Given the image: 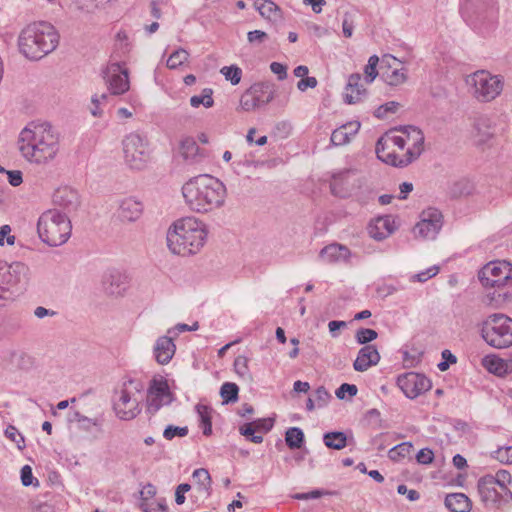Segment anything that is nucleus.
Masks as SVG:
<instances>
[{
  "instance_id": "obj_58",
  "label": "nucleus",
  "mask_w": 512,
  "mask_h": 512,
  "mask_svg": "<svg viewBox=\"0 0 512 512\" xmlns=\"http://www.w3.org/2000/svg\"><path fill=\"white\" fill-rule=\"evenodd\" d=\"M92 427H97L101 432V422L97 418L84 417L81 419L78 429L85 432H90Z\"/></svg>"
},
{
  "instance_id": "obj_47",
  "label": "nucleus",
  "mask_w": 512,
  "mask_h": 512,
  "mask_svg": "<svg viewBox=\"0 0 512 512\" xmlns=\"http://www.w3.org/2000/svg\"><path fill=\"white\" fill-rule=\"evenodd\" d=\"M413 449V445L410 442H403L389 450V458L391 460H398L408 456Z\"/></svg>"
},
{
  "instance_id": "obj_31",
  "label": "nucleus",
  "mask_w": 512,
  "mask_h": 512,
  "mask_svg": "<svg viewBox=\"0 0 512 512\" xmlns=\"http://www.w3.org/2000/svg\"><path fill=\"white\" fill-rule=\"evenodd\" d=\"M351 170H344L334 174L330 183L331 193L335 196L346 198L350 195L352 186L349 183Z\"/></svg>"
},
{
  "instance_id": "obj_19",
  "label": "nucleus",
  "mask_w": 512,
  "mask_h": 512,
  "mask_svg": "<svg viewBox=\"0 0 512 512\" xmlns=\"http://www.w3.org/2000/svg\"><path fill=\"white\" fill-rule=\"evenodd\" d=\"M397 385L402 392L410 399H414L420 394L428 391L432 387L429 378L424 374L416 372H407L397 377Z\"/></svg>"
},
{
  "instance_id": "obj_33",
  "label": "nucleus",
  "mask_w": 512,
  "mask_h": 512,
  "mask_svg": "<svg viewBox=\"0 0 512 512\" xmlns=\"http://www.w3.org/2000/svg\"><path fill=\"white\" fill-rule=\"evenodd\" d=\"M445 506L451 512H470L472 503L463 493H451L445 498Z\"/></svg>"
},
{
  "instance_id": "obj_2",
  "label": "nucleus",
  "mask_w": 512,
  "mask_h": 512,
  "mask_svg": "<svg viewBox=\"0 0 512 512\" xmlns=\"http://www.w3.org/2000/svg\"><path fill=\"white\" fill-rule=\"evenodd\" d=\"M207 238L205 224L195 217L177 220L167 232V245L170 251L181 256L198 253Z\"/></svg>"
},
{
  "instance_id": "obj_30",
  "label": "nucleus",
  "mask_w": 512,
  "mask_h": 512,
  "mask_svg": "<svg viewBox=\"0 0 512 512\" xmlns=\"http://www.w3.org/2000/svg\"><path fill=\"white\" fill-rule=\"evenodd\" d=\"M360 123L358 121L348 122L331 134V144L334 146H342L350 142L351 138L359 131Z\"/></svg>"
},
{
  "instance_id": "obj_49",
  "label": "nucleus",
  "mask_w": 512,
  "mask_h": 512,
  "mask_svg": "<svg viewBox=\"0 0 512 512\" xmlns=\"http://www.w3.org/2000/svg\"><path fill=\"white\" fill-rule=\"evenodd\" d=\"M378 63H379V58H378L377 55H372L368 59V63H367V65L364 68L365 81L367 83H372L374 81V79L377 77V75H378V71H377Z\"/></svg>"
},
{
  "instance_id": "obj_21",
  "label": "nucleus",
  "mask_w": 512,
  "mask_h": 512,
  "mask_svg": "<svg viewBox=\"0 0 512 512\" xmlns=\"http://www.w3.org/2000/svg\"><path fill=\"white\" fill-rule=\"evenodd\" d=\"M381 77L390 86H398L406 82L407 70L392 55H384L381 60Z\"/></svg>"
},
{
  "instance_id": "obj_62",
  "label": "nucleus",
  "mask_w": 512,
  "mask_h": 512,
  "mask_svg": "<svg viewBox=\"0 0 512 512\" xmlns=\"http://www.w3.org/2000/svg\"><path fill=\"white\" fill-rule=\"evenodd\" d=\"M256 430L263 431L265 433L269 432L274 426L273 418H261L253 421Z\"/></svg>"
},
{
  "instance_id": "obj_1",
  "label": "nucleus",
  "mask_w": 512,
  "mask_h": 512,
  "mask_svg": "<svg viewBox=\"0 0 512 512\" xmlns=\"http://www.w3.org/2000/svg\"><path fill=\"white\" fill-rule=\"evenodd\" d=\"M182 194L189 208L198 213H207L223 206L226 187L211 175H199L188 180Z\"/></svg>"
},
{
  "instance_id": "obj_37",
  "label": "nucleus",
  "mask_w": 512,
  "mask_h": 512,
  "mask_svg": "<svg viewBox=\"0 0 512 512\" xmlns=\"http://www.w3.org/2000/svg\"><path fill=\"white\" fill-rule=\"evenodd\" d=\"M193 480L196 482L197 490L199 493L210 495L211 491V476L207 469L198 468L192 474Z\"/></svg>"
},
{
  "instance_id": "obj_64",
  "label": "nucleus",
  "mask_w": 512,
  "mask_h": 512,
  "mask_svg": "<svg viewBox=\"0 0 512 512\" xmlns=\"http://www.w3.org/2000/svg\"><path fill=\"white\" fill-rule=\"evenodd\" d=\"M508 485L509 484H503V486L497 487L498 503H508L509 501L512 500V492L508 488Z\"/></svg>"
},
{
  "instance_id": "obj_32",
  "label": "nucleus",
  "mask_w": 512,
  "mask_h": 512,
  "mask_svg": "<svg viewBox=\"0 0 512 512\" xmlns=\"http://www.w3.org/2000/svg\"><path fill=\"white\" fill-rule=\"evenodd\" d=\"M349 255L350 251L346 246L333 243L320 250L319 258L327 263H335L340 260H346Z\"/></svg>"
},
{
  "instance_id": "obj_42",
  "label": "nucleus",
  "mask_w": 512,
  "mask_h": 512,
  "mask_svg": "<svg viewBox=\"0 0 512 512\" xmlns=\"http://www.w3.org/2000/svg\"><path fill=\"white\" fill-rule=\"evenodd\" d=\"M285 441L290 449H299L304 443V433L298 427H290L285 433Z\"/></svg>"
},
{
  "instance_id": "obj_8",
  "label": "nucleus",
  "mask_w": 512,
  "mask_h": 512,
  "mask_svg": "<svg viewBox=\"0 0 512 512\" xmlns=\"http://www.w3.org/2000/svg\"><path fill=\"white\" fill-rule=\"evenodd\" d=\"M59 150V138L48 122L34 125V163L45 164L55 158Z\"/></svg>"
},
{
  "instance_id": "obj_4",
  "label": "nucleus",
  "mask_w": 512,
  "mask_h": 512,
  "mask_svg": "<svg viewBox=\"0 0 512 512\" xmlns=\"http://www.w3.org/2000/svg\"><path fill=\"white\" fill-rule=\"evenodd\" d=\"M468 93L479 103L495 100L504 89V78L487 70H477L465 78Z\"/></svg>"
},
{
  "instance_id": "obj_25",
  "label": "nucleus",
  "mask_w": 512,
  "mask_h": 512,
  "mask_svg": "<svg viewBox=\"0 0 512 512\" xmlns=\"http://www.w3.org/2000/svg\"><path fill=\"white\" fill-rule=\"evenodd\" d=\"M380 361V354L375 345L362 347L353 363V368L358 372H364L371 366L377 365Z\"/></svg>"
},
{
  "instance_id": "obj_43",
  "label": "nucleus",
  "mask_w": 512,
  "mask_h": 512,
  "mask_svg": "<svg viewBox=\"0 0 512 512\" xmlns=\"http://www.w3.org/2000/svg\"><path fill=\"white\" fill-rule=\"evenodd\" d=\"M473 191V185L472 183L467 179H461L456 182H454L449 187V194L453 198H460L463 196H468Z\"/></svg>"
},
{
  "instance_id": "obj_63",
  "label": "nucleus",
  "mask_w": 512,
  "mask_h": 512,
  "mask_svg": "<svg viewBox=\"0 0 512 512\" xmlns=\"http://www.w3.org/2000/svg\"><path fill=\"white\" fill-rule=\"evenodd\" d=\"M5 435L9 439H11L13 442H15L19 449H22L21 443L24 442V439H23L22 435L18 432V430L14 426H9L5 430Z\"/></svg>"
},
{
  "instance_id": "obj_20",
  "label": "nucleus",
  "mask_w": 512,
  "mask_h": 512,
  "mask_svg": "<svg viewBox=\"0 0 512 512\" xmlns=\"http://www.w3.org/2000/svg\"><path fill=\"white\" fill-rule=\"evenodd\" d=\"M52 203L57 210H62L63 215L76 213L81 207V196L79 192L68 185H63L55 189L52 194Z\"/></svg>"
},
{
  "instance_id": "obj_18",
  "label": "nucleus",
  "mask_w": 512,
  "mask_h": 512,
  "mask_svg": "<svg viewBox=\"0 0 512 512\" xmlns=\"http://www.w3.org/2000/svg\"><path fill=\"white\" fill-rule=\"evenodd\" d=\"M443 225V215L437 208H427L421 213V220L415 225L414 233L424 239H434Z\"/></svg>"
},
{
  "instance_id": "obj_46",
  "label": "nucleus",
  "mask_w": 512,
  "mask_h": 512,
  "mask_svg": "<svg viewBox=\"0 0 512 512\" xmlns=\"http://www.w3.org/2000/svg\"><path fill=\"white\" fill-rule=\"evenodd\" d=\"M212 90L211 89H204L202 95H194L190 98V104L192 107H199L201 104L206 107L210 108L213 106L214 101L212 98Z\"/></svg>"
},
{
  "instance_id": "obj_55",
  "label": "nucleus",
  "mask_w": 512,
  "mask_h": 512,
  "mask_svg": "<svg viewBox=\"0 0 512 512\" xmlns=\"http://www.w3.org/2000/svg\"><path fill=\"white\" fill-rule=\"evenodd\" d=\"M234 369L239 376H247L249 374L248 358L243 355L237 356L234 360Z\"/></svg>"
},
{
  "instance_id": "obj_36",
  "label": "nucleus",
  "mask_w": 512,
  "mask_h": 512,
  "mask_svg": "<svg viewBox=\"0 0 512 512\" xmlns=\"http://www.w3.org/2000/svg\"><path fill=\"white\" fill-rule=\"evenodd\" d=\"M32 28L30 25L24 27L17 40V46L19 52L26 57L27 59L31 58V49H32Z\"/></svg>"
},
{
  "instance_id": "obj_13",
  "label": "nucleus",
  "mask_w": 512,
  "mask_h": 512,
  "mask_svg": "<svg viewBox=\"0 0 512 512\" xmlns=\"http://www.w3.org/2000/svg\"><path fill=\"white\" fill-rule=\"evenodd\" d=\"M462 16L474 26L493 21L497 10L494 0H463Z\"/></svg>"
},
{
  "instance_id": "obj_27",
  "label": "nucleus",
  "mask_w": 512,
  "mask_h": 512,
  "mask_svg": "<svg viewBox=\"0 0 512 512\" xmlns=\"http://www.w3.org/2000/svg\"><path fill=\"white\" fill-rule=\"evenodd\" d=\"M368 229L369 235L373 239L382 241L396 230V226L391 216H383L377 218L373 224H370Z\"/></svg>"
},
{
  "instance_id": "obj_53",
  "label": "nucleus",
  "mask_w": 512,
  "mask_h": 512,
  "mask_svg": "<svg viewBox=\"0 0 512 512\" xmlns=\"http://www.w3.org/2000/svg\"><path fill=\"white\" fill-rule=\"evenodd\" d=\"M312 398L317 403V408H323L328 404L332 396L324 386H320L314 391Z\"/></svg>"
},
{
  "instance_id": "obj_22",
  "label": "nucleus",
  "mask_w": 512,
  "mask_h": 512,
  "mask_svg": "<svg viewBox=\"0 0 512 512\" xmlns=\"http://www.w3.org/2000/svg\"><path fill=\"white\" fill-rule=\"evenodd\" d=\"M474 139L477 145L490 144L496 134V124L493 118L482 115L474 122Z\"/></svg>"
},
{
  "instance_id": "obj_12",
  "label": "nucleus",
  "mask_w": 512,
  "mask_h": 512,
  "mask_svg": "<svg viewBox=\"0 0 512 512\" xmlns=\"http://www.w3.org/2000/svg\"><path fill=\"white\" fill-rule=\"evenodd\" d=\"M59 33L55 27L46 21L34 23V60L43 58L53 52L59 44Z\"/></svg>"
},
{
  "instance_id": "obj_14",
  "label": "nucleus",
  "mask_w": 512,
  "mask_h": 512,
  "mask_svg": "<svg viewBox=\"0 0 512 512\" xmlns=\"http://www.w3.org/2000/svg\"><path fill=\"white\" fill-rule=\"evenodd\" d=\"M400 132L405 133L407 150L405 158L398 161V167L403 168L419 158L424 150L423 132L416 126H401Z\"/></svg>"
},
{
  "instance_id": "obj_51",
  "label": "nucleus",
  "mask_w": 512,
  "mask_h": 512,
  "mask_svg": "<svg viewBox=\"0 0 512 512\" xmlns=\"http://www.w3.org/2000/svg\"><path fill=\"white\" fill-rule=\"evenodd\" d=\"M240 434L247 437L251 442L260 444L263 442L261 435H255L256 428L253 422L246 423L239 428Z\"/></svg>"
},
{
  "instance_id": "obj_35",
  "label": "nucleus",
  "mask_w": 512,
  "mask_h": 512,
  "mask_svg": "<svg viewBox=\"0 0 512 512\" xmlns=\"http://www.w3.org/2000/svg\"><path fill=\"white\" fill-rule=\"evenodd\" d=\"M482 365L490 372L498 376L507 373L508 364L495 355H487L482 359Z\"/></svg>"
},
{
  "instance_id": "obj_34",
  "label": "nucleus",
  "mask_w": 512,
  "mask_h": 512,
  "mask_svg": "<svg viewBox=\"0 0 512 512\" xmlns=\"http://www.w3.org/2000/svg\"><path fill=\"white\" fill-rule=\"evenodd\" d=\"M18 149L28 162L32 161V129L29 124L20 132Z\"/></svg>"
},
{
  "instance_id": "obj_28",
  "label": "nucleus",
  "mask_w": 512,
  "mask_h": 512,
  "mask_svg": "<svg viewBox=\"0 0 512 512\" xmlns=\"http://www.w3.org/2000/svg\"><path fill=\"white\" fill-rule=\"evenodd\" d=\"M175 351L176 345L171 337L161 336L157 339L154 346V356L159 364H168L173 358Z\"/></svg>"
},
{
  "instance_id": "obj_24",
  "label": "nucleus",
  "mask_w": 512,
  "mask_h": 512,
  "mask_svg": "<svg viewBox=\"0 0 512 512\" xmlns=\"http://www.w3.org/2000/svg\"><path fill=\"white\" fill-rule=\"evenodd\" d=\"M143 212V204L134 197L121 199L118 203L117 216L122 222H134Z\"/></svg>"
},
{
  "instance_id": "obj_16",
  "label": "nucleus",
  "mask_w": 512,
  "mask_h": 512,
  "mask_svg": "<svg viewBox=\"0 0 512 512\" xmlns=\"http://www.w3.org/2000/svg\"><path fill=\"white\" fill-rule=\"evenodd\" d=\"M102 77L112 95H122L129 90L128 70L120 63H111L102 70Z\"/></svg>"
},
{
  "instance_id": "obj_29",
  "label": "nucleus",
  "mask_w": 512,
  "mask_h": 512,
  "mask_svg": "<svg viewBox=\"0 0 512 512\" xmlns=\"http://www.w3.org/2000/svg\"><path fill=\"white\" fill-rule=\"evenodd\" d=\"M497 487L498 485L494 481L493 475H485L481 477L477 484L481 501L486 505L498 503Z\"/></svg>"
},
{
  "instance_id": "obj_56",
  "label": "nucleus",
  "mask_w": 512,
  "mask_h": 512,
  "mask_svg": "<svg viewBox=\"0 0 512 512\" xmlns=\"http://www.w3.org/2000/svg\"><path fill=\"white\" fill-rule=\"evenodd\" d=\"M494 458L504 464H512V446L501 447L494 452Z\"/></svg>"
},
{
  "instance_id": "obj_38",
  "label": "nucleus",
  "mask_w": 512,
  "mask_h": 512,
  "mask_svg": "<svg viewBox=\"0 0 512 512\" xmlns=\"http://www.w3.org/2000/svg\"><path fill=\"white\" fill-rule=\"evenodd\" d=\"M323 442L330 449L341 450L347 445V437L341 431L327 432L323 435Z\"/></svg>"
},
{
  "instance_id": "obj_41",
  "label": "nucleus",
  "mask_w": 512,
  "mask_h": 512,
  "mask_svg": "<svg viewBox=\"0 0 512 512\" xmlns=\"http://www.w3.org/2000/svg\"><path fill=\"white\" fill-rule=\"evenodd\" d=\"M196 411L200 419V427L203 434L209 436L212 434L211 409L203 404L196 405Z\"/></svg>"
},
{
  "instance_id": "obj_17",
  "label": "nucleus",
  "mask_w": 512,
  "mask_h": 512,
  "mask_svg": "<svg viewBox=\"0 0 512 512\" xmlns=\"http://www.w3.org/2000/svg\"><path fill=\"white\" fill-rule=\"evenodd\" d=\"M274 99V91L269 84L257 83L247 90L240 99V107L244 111H252L268 104Z\"/></svg>"
},
{
  "instance_id": "obj_40",
  "label": "nucleus",
  "mask_w": 512,
  "mask_h": 512,
  "mask_svg": "<svg viewBox=\"0 0 512 512\" xmlns=\"http://www.w3.org/2000/svg\"><path fill=\"white\" fill-rule=\"evenodd\" d=\"M180 154L187 161H194L199 154V146L193 137H185L180 142Z\"/></svg>"
},
{
  "instance_id": "obj_7",
  "label": "nucleus",
  "mask_w": 512,
  "mask_h": 512,
  "mask_svg": "<svg viewBox=\"0 0 512 512\" xmlns=\"http://www.w3.org/2000/svg\"><path fill=\"white\" fill-rule=\"evenodd\" d=\"M143 388L141 382L128 379L119 390L115 391L117 399L114 400L113 409L120 420L129 421L140 414L141 408L135 393L142 392Z\"/></svg>"
},
{
  "instance_id": "obj_59",
  "label": "nucleus",
  "mask_w": 512,
  "mask_h": 512,
  "mask_svg": "<svg viewBox=\"0 0 512 512\" xmlns=\"http://www.w3.org/2000/svg\"><path fill=\"white\" fill-rule=\"evenodd\" d=\"M357 386L354 385V384H348V383H343L335 392L336 394V397L338 399H344L345 398V394L348 393V395L350 397H353L357 394Z\"/></svg>"
},
{
  "instance_id": "obj_57",
  "label": "nucleus",
  "mask_w": 512,
  "mask_h": 512,
  "mask_svg": "<svg viewBox=\"0 0 512 512\" xmlns=\"http://www.w3.org/2000/svg\"><path fill=\"white\" fill-rule=\"evenodd\" d=\"M439 272L438 266H432L425 271L414 274L411 278L412 281L425 282L428 279L436 276Z\"/></svg>"
},
{
  "instance_id": "obj_39",
  "label": "nucleus",
  "mask_w": 512,
  "mask_h": 512,
  "mask_svg": "<svg viewBox=\"0 0 512 512\" xmlns=\"http://www.w3.org/2000/svg\"><path fill=\"white\" fill-rule=\"evenodd\" d=\"M256 9L260 15L270 21H276L281 17L280 8L271 0H265L262 3H255Z\"/></svg>"
},
{
  "instance_id": "obj_9",
  "label": "nucleus",
  "mask_w": 512,
  "mask_h": 512,
  "mask_svg": "<svg viewBox=\"0 0 512 512\" xmlns=\"http://www.w3.org/2000/svg\"><path fill=\"white\" fill-rule=\"evenodd\" d=\"M400 129L401 126L387 131L378 139L375 147L378 159L394 167H398V161L405 158V153L399 154L392 148L397 147L399 150H404L407 146L405 133L400 132Z\"/></svg>"
},
{
  "instance_id": "obj_45",
  "label": "nucleus",
  "mask_w": 512,
  "mask_h": 512,
  "mask_svg": "<svg viewBox=\"0 0 512 512\" xmlns=\"http://www.w3.org/2000/svg\"><path fill=\"white\" fill-rule=\"evenodd\" d=\"M188 58L189 53L185 49L179 48L169 56L166 65L169 69H176L184 64Z\"/></svg>"
},
{
  "instance_id": "obj_23",
  "label": "nucleus",
  "mask_w": 512,
  "mask_h": 512,
  "mask_svg": "<svg viewBox=\"0 0 512 512\" xmlns=\"http://www.w3.org/2000/svg\"><path fill=\"white\" fill-rule=\"evenodd\" d=\"M102 287L106 294L120 296L126 290V276L116 269L108 270L102 277Z\"/></svg>"
},
{
  "instance_id": "obj_52",
  "label": "nucleus",
  "mask_w": 512,
  "mask_h": 512,
  "mask_svg": "<svg viewBox=\"0 0 512 512\" xmlns=\"http://www.w3.org/2000/svg\"><path fill=\"white\" fill-rule=\"evenodd\" d=\"M400 108V103L396 101H390L383 105H380L374 112V116L377 118H385L388 113H396Z\"/></svg>"
},
{
  "instance_id": "obj_61",
  "label": "nucleus",
  "mask_w": 512,
  "mask_h": 512,
  "mask_svg": "<svg viewBox=\"0 0 512 512\" xmlns=\"http://www.w3.org/2000/svg\"><path fill=\"white\" fill-rule=\"evenodd\" d=\"M416 460L419 464L428 465L434 460V453L429 448H423L416 454Z\"/></svg>"
},
{
  "instance_id": "obj_3",
  "label": "nucleus",
  "mask_w": 512,
  "mask_h": 512,
  "mask_svg": "<svg viewBox=\"0 0 512 512\" xmlns=\"http://www.w3.org/2000/svg\"><path fill=\"white\" fill-rule=\"evenodd\" d=\"M71 231V220L57 209L45 211L37 222L39 238L51 247L66 243L71 236Z\"/></svg>"
},
{
  "instance_id": "obj_26",
  "label": "nucleus",
  "mask_w": 512,
  "mask_h": 512,
  "mask_svg": "<svg viewBox=\"0 0 512 512\" xmlns=\"http://www.w3.org/2000/svg\"><path fill=\"white\" fill-rule=\"evenodd\" d=\"M367 94V90L361 84V75L353 73L349 76L345 87L344 98L348 104H356L362 101Z\"/></svg>"
},
{
  "instance_id": "obj_15",
  "label": "nucleus",
  "mask_w": 512,
  "mask_h": 512,
  "mask_svg": "<svg viewBox=\"0 0 512 512\" xmlns=\"http://www.w3.org/2000/svg\"><path fill=\"white\" fill-rule=\"evenodd\" d=\"M173 401V394L165 379H153L147 391V412L156 414L163 406Z\"/></svg>"
},
{
  "instance_id": "obj_60",
  "label": "nucleus",
  "mask_w": 512,
  "mask_h": 512,
  "mask_svg": "<svg viewBox=\"0 0 512 512\" xmlns=\"http://www.w3.org/2000/svg\"><path fill=\"white\" fill-rule=\"evenodd\" d=\"M15 239V236L11 234V227L9 225L6 224L0 227V246H4L5 243L13 245Z\"/></svg>"
},
{
  "instance_id": "obj_44",
  "label": "nucleus",
  "mask_w": 512,
  "mask_h": 512,
  "mask_svg": "<svg viewBox=\"0 0 512 512\" xmlns=\"http://www.w3.org/2000/svg\"><path fill=\"white\" fill-rule=\"evenodd\" d=\"M239 388L235 383L225 382L220 388V395L224 403H232L238 399Z\"/></svg>"
},
{
  "instance_id": "obj_50",
  "label": "nucleus",
  "mask_w": 512,
  "mask_h": 512,
  "mask_svg": "<svg viewBox=\"0 0 512 512\" xmlns=\"http://www.w3.org/2000/svg\"><path fill=\"white\" fill-rule=\"evenodd\" d=\"M220 72L232 85H237L241 80L242 70L235 65L225 66Z\"/></svg>"
},
{
  "instance_id": "obj_10",
  "label": "nucleus",
  "mask_w": 512,
  "mask_h": 512,
  "mask_svg": "<svg viewBox=\"0 0 512 512\" xmlns=\"http://www.w3.org/2000/svg\"><path fill=\"white\" fill-rule=\"evenodd\" d=\"M125 162L132 169L141 170L150 159L148 142L138 133H130L123 140Z\"/></svg>"
},
{
  "instance_id": "obj_6",
  "label": "nucleus",
  "mask_w": 512,
  "mask_h": 512,
  "mask_svg": "<svg viewBox=\"0 0 512 512\" xmlns=\"http://www.w3.org/2000/svg\"><path fill=\"white\" fill-rule=\"evenodd\" d=\"M481 336L493 348L510 347L512 345V318L501 313L488 316L482 323Z\"/></svg>"
},
{
  "instance_id": "obj_5",
  "label": "nucleus",
  "mask_w": 512,
  "mask_h": 512,
  "mask_svg": "<svg viewBox=\"0 0 512 512\" xmlns=\"http://www.w3.org/2000/svg\"><path fill=\"white\" fill-rule=\"evenodd\" d=\"M28 267L21 262L8 265L0 261V306L26 289Z\"/></svg>"
},
{
  "instance_id": "obj_48",
  "label": "nucleus",
  "mask_w": 512,
  "mask_h": 512,
  "mask_svg": "<svg viewBox=\"0 0 512 512\" xmlns=\"http://www.w3.org/2000/svg\"><path fill=\"white\" fill-rule=\"evenodd\" d=\"M378 333L370 328H360L356 331L355 339L358 344L370 345L369 343L375 340Z\"/></svg>"
},
{
  "instance_id": "obj_11",
  "label": "nucleus",
  "mask_w": 512,
  "mask_h": 512,
  "mask_svg": "<svg viewBox=\"0 0 512 512\" xmlns=\"http://www.w3.org/2000/svg\"><path fill=\"white\" fill-rule=\"evenodd\" d=\"M485 288H503L512 282V265L506 261H494L486 264L478 273Z\"/></svg>"
},
{
  "instance_id": "obj_54",
  "label": "nucleus",
  "mask_w": 512,
  "mask_h": 512,
  "mask_svg": "<svg viewBox=\"0 0 512 512\" xmlns=\"http://www.w3.org/2000/svg\"><path fill=\"white\" fill-rule=\"evenodd\" d=\"M188 434V427H178L169 425L163 432V437L167 440H172L175 436L185 437Z\"/></svg>"
}]
</instances>
